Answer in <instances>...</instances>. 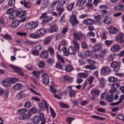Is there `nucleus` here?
I'll list each match as a JSON object with an SVG mask.
<instances>
[{"label": "nucleus", "instance_id": "bf43d9fd", "mask_svg": "<svg viewBox=\"0 0 124 124\" xmlns=\"http://www.w3.org/2000/svg\"><path fill=\"white\" fill-rule=\"evenodd\" d=\"M92 118L93 119H95V120H101V121H103L104 120L103 117H101L100 116H98L94 115H92Z\"/></svg>", "mask_w": 124, "mask_h": 124}, {"label": "nucleus", "instance_id": "7c9ffc66", "mask_svg": "<svg viewBox=\"0 0 124 124\" xmlns=\"http://www.w3.org/2000/svg\"><path fill=\"white\" fill-rule=\"evenodd\" d=\"M83 23L85 25H93L94 23V20H93L91 18H87L83 21Z\"/></svg>", "mask_w": 124, "mask_h": 124}, {"label": "nucleus", "instance_id": "603ef678", "mask_svg": "<svg viewBox=\"0 0 124 124\" xmlns=\"http://www.w3.org/2000/svg\"><path fill=\"white\" fill-rule=\"evenodd\" d=\"M94 79H95V78H94L93 76H91L88 78V82L89 83V85H92V84L93 83V81H94Z\"/></svg>", "mask_w": 124, "mask_h": 124}, {"label": "nucleus", "instance_id": "473e14b6", "mask_svg": "<svg viewBox=\"0 0 124 124\" xmlns=\"http://www.w3.org/2000/svg\"><path fill=\"white\" fill-rule=\"evenodd\" d=\"M112 22V18L111 17H105L104 18V23L106 25H110Z\"/></svg>", "mask_w": 124, "mask_h": 124}, {"label": "nucleus", "instance_id": "a211bd4d", "mask_svg": "<svg viewBox=\"0 0 124 124\" xmlns=\"http://www.w3.org/2000/svg\"><path fill=\"white\" fill-rule=\"evenodd\" d=\"M77 51L78 50L74 47L73 46H71L68 49V52H69L70 55H76Z\"/></svg>", "mask_w": 124, "mask_h": 124}, {"label": "nucleus", "instance_id": "5fc2aeb1", "mask_svg": "<svg viewBox=\"0 0 124 124\" xmlns=\"http://www.w3.org/2000/svg\"><path fill=\"white\" fill-rule=\"evenodd\" d=\"M9 93L10 92L8 90H4L3 95L4 96V98H8V96H9Z\"/></svg>", "mask_w": 124, "mask_h": 124}, {"label": "nucleus", "instance_id": "c85d7f7f", "mask_svg": "<svg viewBox=\"0 0 124 124\" xmlns=\"http://www.w3.org/2000/svg\"><path fill=\"white\" fill-rule=\"evenodd\" d=\"M99 82L100 83V88H104L105 87V85H106V79L104 78H101Z\"/></svg>", "mask_w": 124, "mask_h": 124}, {"label": "nucleus", "instance_id": "09e8293b", "mask_svg": "<svg viewBox=\"0 0 124 124\" xmlns=\"http://www.w3.org/2000/svg\"><path fill=\"white\" fill-rule=\"evenodd\" d=\"M3 38L6 39V40H12V36L10 34H6L3 36Z\"/></svg>", "mask_w": 124, "mask_h": 124}, {"label": "nucleus", "instance_id": "20e7f679", "mask_svg": "<svg viewBox=\"0 0 124 124\" xmlns=\"http://www.w3.org/2000/svg\"><path fill=\"white\" fill-rule=\"evenodd\" d=\"M40 19H44V20L43 21V25H44L45 24H47V23H48V22H50V21L52 20V17L51 16H47L46 13H44L42 14L41 16L40 17Z\"/></svg>", "mask_w": 124, "mask_h": 124}, {"label": "nucleus", "instance_id": "a19ab883", "mask_svg": "<svg viewBox=\"0 0 124 124\" xmlns=\"http://www.w3.org/2000/svg\"><path fill=\"white\" fill-rule=\"evenodd\" d=\"M9 81L10 83L15 84L16 82H19V78H10Z\"/></svg>", "mask_w": 124, "mask_h": 124}, {"label": "nucleus", "instance_id": "ea45409f", "mask_svg": "<svg viewBox=\"0 0 124 124\" xmlns=\"http://www.w3.org/2000/svg\"><path fill=\"white\" fill-rule=\"evenodd\" d=\"M20 4L21 5H24V7L26 8H31V6H28L29 2L26 0H21L20 1Z\"/></svg>", "mask_w": 124, "mask_h": 124}, {"label": "nucleus", "instance_id": "774afa93", "mask_svg": "<svg viewBox=\"0 0 124 124\" xmlns=\"http://www.w3.org/2000/svg\"><path fill=\"white\" fill-rule=\"evenodd\" d=\"M124 100V94L121 95L120 97L119 98V101H118L117 102L119 104H121L123 101Z\"/></svg>", "mask_w": 124, "mask_h": 124}, {"label": "nucleus", "instance_id": "bb28decb", "mask_svg": "<svg viewBox=\"0 0 124 124\" xmlns=\"http://www.w3.org/2000/svg\"><path fill=\"white\" fill-rule=\"evenodd\" d=\"M56 10L58 13L59 16H61L62 14V12L64 11V8L63 6L58 5L56 8Z\"/></svg>", "mask_w": 124, "mask_h": 124}, {"label": "nucleus", "instance_id": "5701e85b", "mask_svg": "<svg viewBox=\"0 0 124 124\" xmlns=\"http://www.w3.org/2000/svg\"><path fill=\"white\" fill-rule=\"evenodd\" d=\"M56 57L58 60V62L60 63H64L65 62V60H64V58L62 56V55L59 54L58 52H56Z\"/></svg>", "mask_w": 124, "mask_h": 124}, {"label": "nucleus", "instance_id": "ddd939ff", "mask_svg": "<svg viewBox=\"0 0 124 124\" xmlns=\"http://www.w3.org/2000/svg\"><path fill=\"white\" fill-rule=\"evenodd\" d=\"M26 26L28 30H32L37 27V22L31 21L27 23Z\"/></svg>", "mask_w": 124, "mask_h": 124}, {"label": "nucleus", "instance_id": "8fccbe9b", "mask_svg": "<svg viewBox=\"0 0 124 124\" xmlns=\"http://www.w3.org/2000/svg\"><path fill=\"white\" fill-rule=\"evenodd\" d=\"M48 51L50 52V56H52V57H54V56H55V50H54V48H53V47H48Z\"/></svg>", "mask_w": 124, "mask_h": 124}, {"label": "nucleus", "instance_id": "58836bf2", "mask_svg": "<svg viewBox=\"0 0 124 124\" xmlns=\"http://www.w3.org/2000/svg\"><path fill=\"white\" fill-rule=\"evenodd\" d=\"M65 70L66 72H71L73 70V66L71 64H68L65 66Z\"/></svg>", "mask_w": 124, "mask_h": 124}, {"label": "nucleus", "instance_id": "0e129e2a", "mask_svg": "<svg viewBox=\"0 0 124 124\" xmlns=\"http://www.w3.org/2000/svg\"><path fill=\"white\" fill-rule=\"evenodd\" d=\"M16 0H9L8 3V5L9 6H14Z\"/></svg>", "mask_w": 124, "mask_h": 124}, {"label": "nucleus", "instance_id": "de8ad7c7", "mask_svg": "<svg viewBox=\"0 0 124 124\" xmlns=\"http://www.w3.org/2000/svg\"><path fill=\"white\" fill-rule=\"evenodd\" d=\"M31 114L29 113V112L28 113H25L21 116L22 119L26 120V119H29L31 117Z\"/></svg>", "mask_w": 124, "mask_h": 124}, {"label": "nucleus", "instance_id": "412c9836", "mask_svg": "<svg viewBox=\"0 0 124 124\" xmlns=\"http://www.w3.org/2000/svg\"><path fill=\"white\" fill-rule=\"evenodd\" d=\"M86 1H87V0H78L76 3V5L78 6L79 9H82L83 6L85 5Z\"/></svg>", "mask_w": 124, "mask_h": 124}, {"label": "nucleus", "instance_id": "cd10ccee", "mask_svg": "<svg viewBox=\"0 0 124 124\" xmlns=\"http://www.w3.org/2000/svg\"><path fill=\"white\" fill-rule=\"evenodd\" d=\"M95 20L99 25H101V23H102V18L101 17V16L100 15H98L96 16H94Z\"/></svg>", "mask_w": 124, "mask_h": 124}, {"label": "nucleus", "instance_id": "39448f33", "mask_svg": "<svg viewBox=\"0 0 124 124\" xmlns=\"http://www.w3.org/2000/svg\"><path fill=\"white\" fill-rule=\"evenodd\" d=\"M73 37L76 39V40H78V41H81V39H84V38H86V36L85 34L82 33L81 31L78 32H75L73 34Z\"/></svg>", "mask_w": 124, "mask_h": 124}, {"label": "nucleus", "instance_id": "c9c22d12", "mask_svg": "<svg viewBox=\"0 0 124 124\" xmlns=\"http://www.w3.org/2000/svg\"><path fill=\"white\" fill-rule=\"evenodd\" d=\"M117 58V55L116 53H111L110 54L108 57V62H111V61H113V60L116 59Z\"/></svg>", "mask_w": 124, "mask_h": 124}, {"label": "nucleus", "instance_id": "3c124183", "mask_svg": "<svg viewBox=\"0 0 124 124\" xmlns=\"http://www.w3.org/2000/svg\"><path fill=\"white\" fill-rule=\"evenodd\" d=\"M6 24H5V21L4 19L0 18V26L1 28H5Z\"/></svg>", "mask_w": 124, "mask_h": 124}, {"label": "nucleus", "instance_id": "9d476101", "mask_svg": "<svg viewBox=\"0 0 124 124\" xmlns=\"http://www.w3.org/2000/svg\"><path fill=\"white\" fill-rule=\"evenodd\" d=\"M60 81L61 82H63V83H67L68 81L70 83H72L73 82V78H70L68 75H63Z\"/></svg>", "mask_w": 124, "mask_h": 124}, {"label": "nucleus", "instance_id": "f3484780", "mask_svg": "<svg viewBox=\"0 0 124 124\" xmlns=\"http://www.w3.org/2000/svg\"><path fill=\"white\" fill-rule=\"evenodd\" d=\"M105 54H106V50L105 49L102 50L101 52H100L99 54H95V57L96 59L98 60H100V59H103L104 58V56H105Z\"/></svg>", "mask_w": 124, "mask_h": 124}, {"label": "nucleus", "instance_id": "6e6552de", "mask_svg": "<svg viewBox=\"0 0 124 124\" xmlns=\"http://www.w3.org/2000/svg\"><path fill=\"white\" fill-rule=\"evenodd\" d=\"M66 90L67 92H69V96H70V97H74L75 96H76V91L72 89V86H67Z\"/></svg>", "mask_w": 124, "mask_h": 124}, {"label": "nucleus", "instance_id": "4be33fe9", "mask_svg": "<svg viewBox=\"0 0 124 124\" xmlns=\"http://www.w3.org/2000/svg\"><path fill=\"white\" fill-rule=\"evenodd\" d=\"M121 49V47L118 45H114L112 46L110 48V51L113 53L119 52Z\"/></svg>", "mask_w": 124, "mask_h": 124}, {"label": "nucleus", "instance_id": "4c0bfd02", "mask_svg": "<svg viewBox=\"0 0 124 124\" xmlns=\"http://www.w3.org/2000/svg\"><path fill=\"white\" fill-rule=\"evenodd\" d=\"M73 45H74V47L78 50V51H79L80 50V45H79V43H78V42L75 40H73Z\"/></svg>", "mask_w": 124, "mask_h": 124}, {"label": "nucleus", "instance_id": "37998d69", "mask_svg": "<svg viewBox=\"0 0 124 124\" xmlns=\"http://www.w3.org/2000/svg\"><path fill=\"white\" fill-rule=\"evenodd\" d=\"M49 109L51 113V116L52 118H56V117H57V113H56V111H55L53 108L51 107L49 108Z\"/></svg>", "mask_w": 124, "mask_h": 124}, {"label": "nucleus", "instance_id": "a18cd8bd", "mask_svg": "<svg viewBox=\"0 0 124 124\" xmlns=\"http://www.w3.org/2000/svg\"><path fill=\"white\" fill-rule=\"evenodd\" d=\"M50 41H51V37L50 36L46 37L45 38V39L44 40V45H48V44L50 43Z\"/></svg>", "mask_w": 124, "mask_h": 124}, {"label": "nucleus", "instance_id": "393cba45", "mask_svg": "<svg viewBox=\"0 0 124 124\" xmlns=\"http://www.w3.org/2000/svg\"><path fill=\"white\" fill-rule=\"evenodd\" d=\"M40 57L41 59H44V60H46V59H48L49 57V54L48 53V51L46 50H43L41 53Z\"/></svg>", "mask_w": 124, "mask_h": 124}, {"label": "nucleus", "instance_id": "79ce46f5", "mask_svg": "<svg viewBox=\"0 0 124 124\" xmlns=\"http://www.w3.org/2000/svg\"><path fill=\"white\" fill-rule=\"evenodd\" d=\"M86 69H90V70H94L96 69V66L93 65H88L85 66Z\"/></svg>", "mask_w": 124, "mask_h": 124}, {"label": "nucleus", "instance_id": "49530a36", "mask_svg": "<svg viewBox=\"0 0 124 124\" xmlns=\"http://www.w3.org/2000/svg\"><path fill=\"white\" fill-rule=\"evenodd\" d=\"M60 105L63 109H69L70 108V106L63 103H60Z\"/></svg>", "mask_w": 124, "mask_h": 124}, {"label": "nucleus", "instance_id": "7ed1b4c3", "mask_svg": "<svg viewBox=\"0 0 124 124\" xmlns=\"http://www.w3.org/2000/svg\"><path fill=\"white\" fill-rule=\"evenodd\" d=\"M110 67L113 68L114 72H119L121 70V62L113 61L111 62Z\"/></svg>", "mask_w": 124, "mask_h": 124}, {"label": "nucleus", "instance_id": "69168bd1", "mask_svg": "<svg viewBox=\"0 0 124 124\" xmlns=\"http://www.w3.org/2000/svg\"><path fill=\"white\" fill-rule=\"evenodd\" d=\"M107 101H108V102H112V101H113V95L112 94H110L108 96H107Z\"/></svg>", "mask_w": 124, "mask_h": 124}, {"label": "nucleus", "instance_id": "72a5a7b5", "mask_svg": "<svg viewBox=\"0 0 124 124\" xmlns=\"http://www.w3.org/2000/svg\"><path fill=\"white\" fill-rule=\"evenodd\" d=\"M78 77L79 78H88L89 77V73H80L78 74Z\"/></svg>", "mask_w": 124, "mask_h": 124}, {"label": "nucleus", "instance_id": "13d9d810", "mask_svg": "<svg viewBox=\"0 0 124 124\" xmlns=\"http://www.w3.org/2000/svg\"><path fill=\"white\" fill-rule=\"evenodd\" d=\"M66 0H58V5L60 6H63V5L65 4Z\"/></svg>", "mask_w": 124, "mask_h": 124}, {"label": "nucleus", "instance_id": "338daca9", "mask_svg": "<svg viewBox=\"0 0 124 124\" xmlns=\"http://www.w3.org/2000/svg\"><path fill=\"white\" fill-rule=\"evenodd\" d=\"M44 65H45V62L43 61H41L38 63V66L39 68H43L44 67Z\"/></svg>", "mask_w": 124, "mask_h": 124}, {"label": "nucleus", "instance_id": "aec40b11", "mask_svg": "<svg viewBox=\"0 0 124 124\" xmlns=\"http://www.w3.org/2000/svg\"><path fill=\"white\" fill-rule=\"evenodd\" d=\"M43 79V82L45 85L49 84V75L47 74H44L42 76Z\"/></svg>", "mask_w": 124, "mask_h": 124}, {"label": "nucleus", "instance_id": "c756f323", "mask_svg": "<svg viewBox=\"0 0 124 124\" xmlns=\"http://www.w3.org/2000/svg\"><path fill=\"white\" fill-rule=\"evenodd\" d=\"M114 10H115V11H124V5L121 4L116 6L114 8Z\"/></svg>", "mask_w": 124, "mask_h": 124}, {"label": "nucleus", "instance_id": "b1692460", "mask_svg": "<svg viewBox=\"0 0 124 124\" xmlns=\"http://www.w3.org/2000/svg\"><path fill=\"white\" fill-rule=\"evenodd\" d=\"M58 30L59 27L56 25H54L50 27V29H49L48 32H49V33H53V32L58 31Z\"/></svg>", "mask_w": 124, "mask_h": 124}, {"label": "nucleus", "instance_id": "6ab92c4d", "mask_svg": "<svg viewBox=\"0 0 124 124\" xmlns=\"http://www.w3.org/2000/svg\"><path fill=\"white\" fill-rule=\"evenodd\" d=\"M124 33H120L116 37V41L117 42H119V43H124V40L123 39L124 38Z\"/></svg>", "mask_w": 124, "mask_h": 124}, {"label": "nucleus", "instance_id": "2eb2a0df", "mask_svg": "<svg viewBox=\"0 0 124 124\" xmlns=\"http://www.w3.org/2000/svg\"><path fill=\"white\" fill-rule=\"evenodd\" d=\"M111 73V69L108 67H105L102 69L101 74L102 75H108Z\"/></svg>", "mask_w": 124, "mask_h": 124}, {"label": "nucleus", "instance_id": "0eeeda50", "mask_svg": "<svg viewBox=\"0 0 124 124\" xmlns=\"http://www.w3.org/2000/svg\"><path fill=\"white\" fill-rule=\"evenodd\" d=\"M10 67H11V68H13V69H14V72H16V73H17L18 75H19V76H21L22 77H24L25 76V74L24 73L21 72V68H19L18 66H15L14 65H10Z\"/></svg>", "mask_w": 124, "mask_h": 124}, {"label": "nucleus", "instance_id": "f03ea898", "mask_svg": "<svg viewBox=\"0 0 124 124\" xmlns=\"http://www.w3.org/2000/svg\"><path fill=\"white\" fill-rule=\"evenodd\" d=\"M45 116V115L43 113H41L39 116L37 115L34 116L32 120V123L34 124H38L40 121H41L40 124H46V118L44 117Z\"/></svg>", "mask_w": 124, "mask_h": 124}, {"label": "nucleus", "instance_id": "c03bdc74", "mask_svg": "<svg viewBox=\"0 0 124 124\" xmlns=\"http://www.w3.org/2000/svg\"><path fill=\"white\" fill-rule=\"evenodd\" d=\"M102 15L105 16V18L110 17V12L107 11L106 10H104L102 11Z\"/></svg>", "mask_w": 124, "mask_h": 124}, {"label": "nucleus", "instance_id": "6e6d98bb", "mask_svg": "<svg viewBox=\"0 0 124 124\" xmlns=\"http://www.w3.org/2000/svg\"><path fill=\"white\" fill-rule=\"evenodd\" d=\"M30 37L31 38H39V37H40V35H38V34H37L33 33L30 34Z\"/></svg>", "mask_w": 124, "mask_h": 124}, {"label": "nucleus", "instance_id": "f704fd0d", "mask_svg": "<svg viewBox=\"0 0 124 124\" xmlns=\"http://www.w3.org/2000/svg\"><path fill=\"white\" fill-rule=\"evenodd\" d=\"M91 93L93 96L95 95H99L100 94V91L97 89H94L93 90L91 91Z\"/></svg>", "mask_w": 124, "mask_h": 124}, {"label": "nucleus", "instance_id": "dca6fc26", "mask_svg": "<svg viewBox=\"0 0 124 124\" xmlns=\"http://www.w3.org/2000/svg\"><path fill=\"white\" fill-rule=\"evenodd\" d=\"M24 88V85L20 83H17L14 84L12 87L14 91H20Z\"/></svg>", "mask_w": 124, "mask_h": 124}, {"label": "nucleus", "instance_id": "a878e982", "mask_svg": "<svg viewBox=\"0 0 124 124\" xmlns=\"http://www.w3.org/2000/svg\"><path fill=\"white\" fill-rule=\"evenodd\" d=\"M2 85L5 88H10L11 87V83L6 79H3L2 81Z\"/></svg>", "mask_w": 124, "mask_h": 124}, {"label": "nucleus", "instance_id": "4d7b16f0", "mask_svg": "<svg viewBox=\"0 0 124 124\" xmlns=\"http://www.w3.org/2000/svg\"><path fill=\"white\" fill-rule=\"evenodd\" d=\"M28 111V109L26 108H21L20 110L17 111L18 114L19 115H21V114H24V113H26V112Z\"/></svg>", "mask_w": 124, "mask_h": 124}, {"label": "nucleus", "instance_id": "680f3d73", "mask_svg": "<svg viewBox=\"0 0 124 124\" xmlns=\"http://www.w3.org/2000/svg\"><path fill=\"white\" fill-rule=\"evenodd\" d=\"M31 103L29 101H26L24 104V107L25 108H31Z\"/></svg>", "mask_w": 124, "mask_h": 124}, {"label": "nucleus", "instance_id": "423d86ee", "mask_svg": "<svg viewBox=\"0 0 124 124\" xmlns=\"http://www.w3.org/2000/svg\"><path fill=\"white\" fill-rule=\"evenodd\" d=\"M25 21H26V18H23L18 20H14L12 21L11 26L12 27L13 29H16V28H18L20 23H23V22H25Z\"/></svg>", "mask_w": 124, "mask_h": 124}, {"label": "nucleus", "instance_id": "e2e57ef3", "mask_svg": "<svg viewBox=\"0 0 124 124\" xmlns=\"http://www.w3.org/2000/svg\"><path fill=\"white\" fill-rule=\"evenodd\" d=\"M85 55L86 56V57H92V56H93V52L91 50H87L85 52Z\"/></svg>", "mask_w": 124, "mask_h": 124}, {"label": "nucleus", "instance_id": "e433bc0d", "mask_svg": "<svg viewBox=\"0 0 124 124\" xmlns=\"http://www.w3.org/2000/svg\"><path fill=\"white\" fill-rule=\"evenodd\" d=\"M117 80H118L117 78L114 76H110L108 78V81L109 83H114V82H116Z\"/></svg>", "mask_w": 124, "mask_h": 124}, {"label": "nucleus", "instance_id": "2f4dec72", "mask_svg": "<svg viewBox=\"0 0 124 124\" xmlns=\"http://www.w3.org/2000/svg\"><path fill=\"white\" fill-rule=\"evenodd\" d=\"M108 31L109 33L115 34L118 32V29L114 27H111L108 29Z\"/></svg>", "mask_w": 124, "mask_h": 124}, {"label": "nucleus", "instance_id": "052dcab7", "mask_svg": "<svg viewBox=\"0 0 124 124\" xmlns=\"http://www.w3.org/2000/svg\"><path fill=\"white\" fill-rule=\"evenodd\" d=\"M40 72L37 71H34L32 72V74L37 78V79H39L40 76Z\"/></svg>", "mask_w": 124, "mask_h": 124}, {"label": "nucleus", "instance_id": "f8f14e48", "mask_svg": "<svg viewBox=\"0 0 124 124\" xmlns=\"http://www.w3.org/2000/svg\"><path fill=\"white\" fill-rule=\"evenodd\" d=\"M92 49L93 52H100L102 50V45L97 43L93 46Z\"/></svg>", "mask_w": 124, "mask_h": 124}, {"label": "nucleus", "instance_id": "864d4df0", "mask_svg": "<svg viewBox=\"0 0 124 124\" xmlns=\"http://www.w3.org/2000/svg\"><path fill=\"white\" fill-rule=\"evenodd\" d=\"M18 95L19 98H24L25 97V91L21 90L18 93Z\"/></svg>", "mask_w": 124, "mask_h": 124}, {"label": "nucleus", "instance_id": "1a4fd4ad", "mask_svg": "<svg viewBox=\"0 0 124 124\" xmlns=\"http://www.w3.org/2000/svg\"><path fill=\"white\" fill-rule=\"evenodd\" d=\"M69 21L70 22L73 27H75V26H77L79 22L77 19V18H76V16L74 15L71 16L69 19Z\"/></svg>", "mask_w": 124, "mask_h": 124}, {"label": "nucleus", "instance_id": "4468645a", "mask_svg": "<svg viewBox=\"0 0 124 124\" xmlns=\"http://www.w3.org/2000/svg\"><path fill=\"white\" fill-rule=\"evenodd\" d=\"M38 34L40 35H43V34H45L49 32V29L48 28H41L37 31H36Z\"/></svg>", "mask_w": 124, "mask_h": 124}, {"label": "nucleus", "instance_id": "9b49d317", "mask_svg": "<svg viewBox=\"0 0 124 124\" xmlns=\"http://www.w3.org/2000/svg\"><path fill=\"white\" fill-rule=\"evenodd\" d=\"M43 102H40L39 103V107L43 111H44L45 109H46L47 110H49V107H48V104H47V103L46 102V101L45 100H43Z\"/></svg>", "mask_w": 124, "mask_h": 124}, {"label": "nucleus", "instance_id": "f257e3e1", "mask_svg": "<svg viewBox=\"0 0 124 124\" xmlns=\"http://www.w3.org/2000/svg\"><path fill=\"white\" fill-rule=\"evenodd\" d=\"M6 13L7 14H9V18L10 20H14L17 17L20 18L22 20V19L25 18L26 14H27V12L24 10L18 11V10H13L11 8L7 11Z\"/></svg>", "mask_w": 124, "mask_h": 124}]
</instances>
